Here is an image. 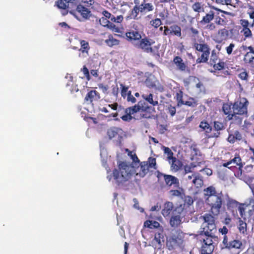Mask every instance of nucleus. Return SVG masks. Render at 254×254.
I'll return each mask as SVG.
<instances>
[{
	"mask_svg": "<svg viewBox=\"0 0 254 254\" xmlns=\"http://www.w3.org/2000/svg\"><path fill=\"white\" fill-rule=\"evenodd\" d=\"M133 0L134 3L135 4V5L130 12L129 17H130V16H131V15L133 13V12L135 13V10H137V7L141 3L140 0Z\"/></svg>",
	"mask_w": 254,
	"mask_h": 254,
	"instance_id": "obj_52",
	"label": "nucleus"
},
{
	"mask_svg": "<svg viewBox=\"0 0 254 254\" xmlns=\"http://www.w3.org/2000/svg\"><path fill=\"white\" fill-rule=\"evenodd\" d=\"M112 93L115 97H118L119 94V88L117 85L115 86H112Z\"/></svg>",
	"mask_w": 254,
	"mask_h": 254,
	"instance_id": "obj_60",
	"label": "nucleus"
},
{
	"mask_svg": "<svg viewBox=\"0 0 254 254\" xmlns=\"http://www.w3.org/2000/svg\"><path fill=\"white\" fill-rule=\"evenodd\" d=\"M64 0H58L56 1V5L59 8L63 9V11L62 12V13L63 15H65L68 13V10L67 8L68 7V3L66 2H64Z\"/></svg>",
	"mask_w": 254,
	"mask_h": 254,
	"instance_id": "obj_29",
	"label": "nucleus"
},
{
	"mask_svg": "<svg viewBox=\"0 0 254 254\" xmlns=\"http://www.w3.org/2000/svg\"><path fill=\"white\" fill-rule=\"evenodd\" d=\"M222 166L229 169L233 170L234 168H243L244 164L239 154L235 153L234 156L232 155L231 156L228 161L224 163Z\"/></svg>",
	"mask_w": 254,
	"mask_h": 254,
	"instance_id": "obj_11",
	"label": "nucleus"
},
{
	"mask_svg": "<svg viewBox=\"0 0 254 254\" xmlns=\"http://www.w3.org/2000/svg\"><path fill=\"white\" fill-rule=\"evenodd\" d=\"M215 23L218 25L223 26L226 24V20L220 16H216L215 18Z\"/></svg>",
	"mask_w": 254,
	"mask_h": 254,
	"instance_id": "obj_47",
	"label": "nucleus"
},
{
	"mask_svg": "<svg viewBox=\"0 0 254 254\" xmlns=\"http://www.w3.org/2000/svg\"><path fill=\"white\" fill-rule=\"evenodd\" d=\"M173 203L170 201H167L164 205V207L162 210V214L165 217H167L170 215L171 212L173 213Z\"/></svg>",
	"mask_w": 254,
	"mask_h": 254,
	"instance_id": "obj_26",
	"label": "nucleus"
},
{
	"mask_svg": "<svg viewBox=\"0 0 254 254\" xmlns=\"http://www.w3.org/2000/svg\"><path fill=\"white\" fill-rule=\"evenodd\" d=\"M128 155L131 157L133 162L134 163H139V160L138 159L136 154L135 153H132L131 151H129Z\"/></svg>",
	"mask_w": 254,
	"mask_h": 254,
	"instance_id": "obj_55",
	"label": "nucleus"
},
{
	"mask_svg": "<svg viewBox=\"0 0 254 254\" xmlns=\"http://www.w3.org/2000/svg\"><path fill=\"white\" fill-rule=\"evenodd\" d=\"M149 168L147 162H142L140 163V171L137 172L136 168L131 164L120 161L118 162L117 168L113 169L112 174L107 176V178L110 181L113 178L115 183L120 186L131 179L135 174L143 177L148 172Z\"/></svg>",
	"mask_w": 254,
	"mask_h": 254,
	"instance_id": "obj_2",
	"label": "nucleus"
},
{
	"mask_svg": "<svg viewBox=\"0 0 254 254\" xmlns=\"http://www.w3.org/2000/svg\"><path fill=\"white\" fill-rule=\"evenodd\" d=\"M149 24L155 29H157L162 24L161 20L159 18L152 19L149 22Z\"/></svg>",
	"mask_w": 254,
	"mask_h": 254,
	"instance_id": "obj_40",
	"label": "nucleus"
},
{
	"mask_svg": "<svg viewBox=\"0 0 254 254\" xmlns=\"http://www.w3.org/2000/svg\"><path fill=\"white\" fill-rule=\"evenodd\" d=\"M215 233H213V232H208L207 234V232H201V235H204V238L203 239V243L201 247H205L206 249H210L211 250H214V245H213V242L212 239L215 237Z\"/></svg>",
	"mask_w": 254,
	"mask_h": 254,
	"instance_id": "obj_15",
	"label": "nucleus"
},
{
	"mask_svg": "<svg viewBox=\"0 0 254 254\" xmlns=\"http://www.w3.org/2000/svg\"><path fill=\"white\" fill-rule=\"evenodd\" d=\"M120 86H121V96L123 98L125 99L128 95V93L129 91L128 90V87L124 85L122 83L120 84Z\"/></svg>",
	"mask_w": 254,
	"mask_h": 254,
	"instance_id": "obj_43",
	"label": "nucleus"
},
{
	"mask_svg": "<svg viewBox=\"0 0 254 254\" xmlns=\"http://www.w3.org/2000/svg\"><path fill=\"white\" fill-rule=\"evenodd\" d=\"M205 202L210 207L209 212L214 215H219L225 209V202L228 210L234 211L239 205V202L231 198L228 194L221 191L218 192L216 188L210 186L203 190Z\"/></svg>",
	"mask_w": 254,
	"mask_h": 254,
	"instance_id": "obj_1",
	"label": "nucleus"
},
{
	"mask_svg": "<svg viewBox=\"0 0 254 254\" xmlns=\"http://www.w3.org/2000/svg\"><path fill=\"white\" fill-rule=\"evenodd\" d=\"M99 22L100 24L104 26L107 27L109 29L114 30L115 32H118V28L112 22H110L109 19L103 17H101L99 19Z\"/></svg>",
	"mask_w": 254,
	"mask_h": 254,
	"instance_id": "obj_23",
	"label": "nucleus"
},
{
	"mask_svg": "<svg viewBox=\"0 0 254 254\" xmlns=\"http://www.w3.org/2000/svg\"><path fill=\"white\" fill-rule=\"evenodd\" d=\"M102 14L104 15V18H106L108 19H110L111 21L112 17L113 16V15H112L111 13L106 10H104L102 11Z\"/></svg>",
	"mask_w": 254,
	"mask_h": 254,
	"instance_id": "obj_59",
	"label": "nucleus"
},
{
	"mask_svg": "<svg viewBox=\"0 0 254 254\" xmlns=\"http://www.w3.org/2000/svg\"><path fill=\"white\" fill-rule=\"evenodd\" d=\"M142 97L144 100L153 106H156L158 105V101L153 100V95L152 93H150L149 95L142 94Z\"/></svg>",
	"mask_w": 254,
	"mask_h": 254,
	"instance_id": "obj_34",
	"label": "nucleus"
},
{
	"mask_svg": "<svg viewBox=\"0 0 254 254\" xmlns=\"http://www.w3.org/2000/svg\"><path fill=\"white\" fill-rule=\"evenodd\" d=\"M144 227L150 229L159 228V229L161 228H163L157 221L149 220H146L144 222Z\"/></svg>",
	"mask_w": 254,
	"mask_h": 254,
	"instance_id": "obj_31",
	"label": "nucleus"
},
{
	"mask_svg": "<svg viewBox=\"0 0 254 254\" xmlns=\"http://www.w3.org/2000/svg\"><path fill=\"white\" fill-rule=\"evenodd\" d=\"M184 237V233L181 230H176L167 239L166 247L167 249L172 251L177 247H180L183 244Z\"/></svg>",
	"mask_w": 254,
	"mask_h": 254,
	"instance_id": "obj_5",
	"label": "nucleus"
},
{
	"mask_svg": "<svg viewBox=\"0 0 254 254\" xmlns=\"http://www.w3.org/2000/svg\"><path fill=\"white\" fill-rule=\"evenodd\" d=\"M218 215H214L211 212L209 213H205L201 216L203 222L201 225L202 231L201 232H213L216 233L217 231L216 225L215 223V216Z\"/></svg>",
	"mask_w": 254,
	"mask_h": 254,
	"instance_id": "obj_6",
	"label": "nucleus"
},
{
	"mask_svg": "<svg viewBox=\"0 0 254 254\" xmlns=\"http://www.w3.org/2000/svg\"><path fill=\"white\" fill-rule=\"evenodd\" d=\"M192 183L196 188H201L203 185V180L202 176L198 173H195V177L192 180Z\"/></svg>",
	"mask_w": 254,
	"mask_h": 254,
	"instance_id": "obj_30",
	"label": "nucleus"
},
{
	"mask_svg": "<svg viewBox=\"0 0 254 254\" xmlns=\"http://www.w3.org/2000/svg\"><path fill=\"white\" fill-rule=\"evenodd\" d=\"M244 204H240L238 206V210L241 217H243L245 215V208L244 207Z\"/></svg>",
	"mask_w": 254,
	"mask_h": 254,
	"instance_id": "obj_54",
	"label": "nucleus"
},
{
	"mask_svg": "<svg viewBox=\"0 0 254 254\" xmlns=\"http://www.w3.org/2000/svg\"><path fill=\"white\" fill-rule=\"evenodd\" d=\"M181 100V105H185L189 107H195L197 106L198 103L197 101L194 98L192 97H190L188 101H184V100Z\"/></svg>",
	"mask_w": 254,
	"mask_h": 254,
	"instance_id": "obj_35",
	"label": "nucleus"
},
{
	"mask_svg": "<svg viewBox=\"0 0 254 254\" xmlns=\"http://www.w3.org/2000/svg\"><path fill=\"white\" fill-rule=\"evenodd\" d=\"M81 71L83 72L86 79L88 81H89L91 79V76L87 67L85 65H84L83 68L81 69Z\"/></svg>",
	"mask_w": 254,
	"mask_h": 254,
	"instance_id": "obj_50",
	"label": "nucleus"
},
{
	"mask_svg": "<svg viewBox=\"0 0 254 254\" xmlns=\"http://www.w3.org/2000/svg\"><path fill=\"white\" fill-rule=\"evenodd\" d=\"M75 10H71L69 13L74 15L78 20L81 21L89 19L91 16V11L83 5L76 4Z\"/></svg>",
	"mask_w": 254,
	"mask_h": 254,
	"instance_id": "obj_9",
	"label": "nucleus"
},
{
	"mask_svg": "<svg viewBox=\"0 0 254 254\" xmlns=\"http://www.w3.org/2000/svg\"><path fill=\"white\" fill-rule=\"evenodd\" d=\"M235 140H241L242 139V135L238 130L235 131L233 133Z\"/></svg>",
	"mask_w": 254,
	"mask_h": 254,
	"instance_id": "obj_58",
	"label": "nucleus"
},
{
	"mask_svg": "<svg viewBox=\"0 0 254 254\" xmlns=\"http://www.w3.org/2000/svg\"><path fill=\"white\" fill-rule=\"evenodd\" d=\"M100 99V95L96 90H91L86 94L84 101L85 102L92 104L94 101H98Z\"/></svg>",
	"mask_w": 254,
	"mask_h": 254,
	"instance_id": "obj_18",
	"label": "nucleus"
},
{
	"mask_svg": "<svg viewBox=\"0 0 254 254\" xmlns=\"http://www.w3.org/2000/svg\"><path fill=\"white\" fill-rule=\"evenodd\" d=\"M226 124L223 122L214 121L213 122V131L209 135L208 138H218L221 134V131L226 128Z\"/></svg>",
	"mask_w": 254,
	"mask_h": 254,
	"instance_id": "obj_16",
	"label": "nucleus"
},
{
	"mask_svg": "<svg viewBox=\"0 0 254 254\" xmlns=\"http://www.w3.org/2000/svg\"><path fill=\"white\" fill-rule=\"evenodd\" d=\"M245 220H242L241 218H238V222L237 224V228L239 230V232L243 235L247 233V224Z\"/></svg>",
	"mask_w": 254,
	"mask_h": 254,
	"instance_id": "obj_28",
	"label": "nucleus"
},
{
	"mask_svg": "<svg viewBox=\"0 0 254 254\" xmlns=\"http://www.w3.org/2000/svg\"><path fill=\"white\" fill-rule=\"evenodd\" d=\"M98 87L104 93H107L109 89L108 85H104L103 83H100L98 85Z\"/></svg>",
	"mask_w": 254,
	"mask_h": 254,
	"instance_id": "obj_57",
	"label": "nucleus"
},
{
	"mask_svg": "<svg viewBox=\"0 0 254 254\" xmlns=\"http://www.w3.org/2000/svg\"><path fill=\"white\" fill-rule=\"evenodd\" d=\"M105 42L107 45L110 47H112L114 46L119 45L120 41L119 40L114 38L113 35L110 34L108 36V39L105 40Z\"/></svg>",
	"mask_w": 254,
	"mask_h": 254,
	"instance_id": "obj_32",
	"label": "nucleus"
},
{
	"mask_svg": "<svg viewBox=\"0 0 254 254\" xmlns=\"http://www.w3.org/2000/svg\"><path fill=\"white\" fill-rule=\"evenodd\" d=\"M232 108L231 105L228 103H224L223 105L222 111L224 114L227 116V119L228 121L232 120L233 117L235 116V114H232Z\"/></svg>",
	"mask_w": 254,
	"mask_h": 254,
	"instance_id": "obj_25",
	"label": "nucleus"
},
{
	"mask_svg": "<svg viewBox=\"0 0 254 254\" xmlns=\"http://www.w3.org/2000/svg\"><path fill=\"white\" fill-rule=\"evenodd\" d=\"M218 56L216 54L214 50H213L211 53V55L210 57V62L212 65L216 64L217 62L219 61Z\"/></svg>",
	"mask_w": 254,
	"mask_h": 254,
	"instance_id": "obj_45",
	"label": "nucleus"
},
{
	"mask_svg": "<svg viewBox=\"0 0 254 254\" xmlns=\"http://www.w3.org/2000/svg\"><path fill=\"white\" fill-rule=\"evenodd\" d=\"M170 161L168 162L170 164L171 170L173 172H177L182 168L183 163L176 157H174V158Z\"/></svg>",
	"mask_w": 254,
	"mask_h": 254,
	"instance_id": "obj_22",
	"label": "nucleus"
},
{
	"mask_svg": "<svg viewBox=\"0 0 254 254\" xmlns=\"http://www.w3.org/2000/svg\"><path fill=\"white\" fill-rule=\"evenodd\" d=\"M213 250L206 249L205 247H201L200 254H212Z\"/></svg>",
	"mask_w": 254,
	"mask_h": 254,
	"instance_id": "obj_61",
	"label": "nucleus"
},
{
	"mask_svg": "<svg viewBox=\"0 0 254 254\" xmlns=\"http://www.w3.org/2000/svg\"><path fill=\"white\" fill-rule=\"evenodd\" d=\"M170 193L173 196H180L181 195V191L177 190H171Z\"/></svg>",
	"mask_w": 254,
	"mask_h": 254,
	"instance_id": "obj_62",
	"label": "nucleus"
},
{
	"mask_svg": "<svg viewBox=\"0 0 254 254\" xmlns=\"http://www.w3.org/2000/svg\"><path fill=\"white\" fill-rule=\"evenodd\" d=\"M226 64L222 60H219V61L213 65V67L215 70H221L225 69Z\"/></svg>",
	"mask_w": 254,
	"mask_h": 254,
	"instance_id": "obj_39",
	"label": "nucleus"
},
{
	"mask_svg": "<svg viewBox=\"0 0 254 254\" xmlns=\"http://www.w3.org/2000/svg\"><path fill=\"white\" fill-rule=\"evenodd\" d=\"M190 37L192 42V43H194L195 42H197L198 40H197V38L199 36L198 30L195 28H194L192 27L190 28Z\"/></svg>",
	"mask_w": 254,
	"mask_h": 254,
	"instance_id": "obj_33",
	"label": "nucleus"
},
{
	"mask_svg": "<svg viewBox=\"0 0 254 254\" xmlns=\"http://www.w3.org/2000/svg\"><path fill=\"white\" fill-rule=\"evenodd\" d=\"M163 232V228H161L154 234V238L151 242V246L155 249L161 250L162 248L165 241Z\"/></svg>",
	"mask_w": 254,
	"mask_h": 254,
	"instance_id": "obj_13",
	"label": "nucleus"
},
{
	"mask_svg": "<svg viewBox=\"0 0 254 254\" xmlns=\"http://www.w3.org/2000/svg\"><path fill=\"white\" fill-rule=\"evenodd\" d=\"M249 102L246 98H240L232 104L233 111L239 115L248 116V106Z\"/></svg>",
	"mask_w": 254,
	"mask_h": 254,
	"instance_id": "obj_10",
	"label": "nucleus"
},
{
	"mask_svg": "<svg viewBox=\"0 0 254 254\" xmlns=\"http://www.w3.org/2000/svg\"><path fill=\"white\" fill-rule=\"evenodd\" d=\"M192 9L198 13H199L203 10V7L201 2H196L192 5Z\"/></svg>",
	"mask_w": 254,
	"mask_h": 254,
	"instance_id": "obj_42",
	"label": "nucleus"
},
{
	"mask_svg": "<svg viewBox=\"0 0 254 254\" xmlns=\"http://www.w3.org/2000/svg\"><path fill=\"white\" fill-rule=\"evenodd\" d=\"M195 165L193 163H190V165H186L184 166V173L186 175L189 173H191L195 167Z\"/></svg>",
	"mask_w": 254,
	"mask_h": 254,
	"instance_id": "obj_44",
	"label": "nucleus"
},
{
	"mask_svg": "<svg viewBox=\"0 0 254 254\" xmlns=\"http://www.w3.org/2000/svg\"><path fill=\"white\" fill-rule=\"evenodd\" d=\"M192 48L196 50L197 55L201 53V54L196 60L197 64L206 63L209 58L210 53V49L207 44L200 38L197 42L192 43Z\"/></svg>",
	"mask_w": 254,
	"mask_h": 254,
	"instance_id": "obj_3",
	"label": "nucleus"
},
{
	"mask_svg": "<svg viewBox=\"0 0 254 254\" xmlns=\"http://www.w3.org/2000/svg\"><path fill=\"white\" fill-rule=\"evenodd\" d=\"M154 9V6L152 3L148 2L147 1H142L137 7V10H135V13L133 12L130 17L131 19L138 20L140 18V16H139V13L142 15H145L153 11Z\"/></svg>",
	"mask_w": 254,
	"mask_h": 254,
	"instance_id": "obj_8",
	"label": "nucleus"
},
{
	"mask_svg": "<svg viewBox=\"0 0 254 254\" xmlns=\"http://www.w3.org/2000/svg\"><path fill=\"white\" fill-rule=\"evenodd\" d=\"M185 216L184 209L181 206L176 207L174 209L169 221L170 226L174 228L178 227L183 223L182 219Z\"/></svg>",
	"mask_w": 254,
	"mask_h": 254,
	"instance_id": "obj_7",
	"label": "nucleus"
},
{
	"mask_svg": "<svg viewBox=\"0 0 254 254\" xmlns=\"http://www.w3.org/2000/svg\"><path fill=\"white\" fill-rule=\"evenodd\" d=\"M80 44L81 48L79 49V51L82 53H88V51L90 49L89 43L85 40H80Z\"/></svg>",
	"mask_w": 254,
	"mask_h": 254,
	"instance_id": "obj_38",
	"label": "nucleus"
},
{
	"mask_svg": "<svg viewBox=\"0 0 254 254\" xmlns=\"http://www.w3.org/2000/svg\"><path fill=\"white\" fill-rule=\"evenodd\" d=\"M199 127L200 128L202 131L205 132V135L208 138L209 135L212 134V131L213 130L212 127L208 122L205 120L202 121L199 124Z\"/></svg>",
	"mask_w": 254,
	"mask_h": 254,
	"instance_id": "obj_21",
	"label": "nucleus"
},
{
	"mask_svg": "<svg viewBox=\"0 0 254 254\" xmlns=\"http://www.w3.org/2000/svg\"><path fill=\"white\" fill-rule=\"evenodd\" d=\"M229 35V31L223 28L218 31V35L216 36L215 41L217 43H221L222 41L227 40Z\"/></svg>",
	"mask_w": 254,
	"mask_h": 254,
	"instance_id": "obj_20",
	"label": "nucleus"
},
{
	"mask_svg": "<svg viewBox=\"0 0 254 254\" xmlns=\"http://www.w3.org/2000/svg\"><path fill=\"white\" fill-rule=\"evenodd\" d=\"M238 76L241 80L247 81L249 79V75L246 69L243 68Z\"/></svg>",
	"mask_w": 254,
	"mask_h": 254,
	"instance_id": "obj_41",
	"label": "nucleus"
},
{
	"mask_svg": "<svg viewBox=\"0 0 254 254\" xmlns=\"http://www.w3.org/2000/svg\"><path fill=\"white\" fill-rule=\"evenodd\" d=\"M107 134L110 139H112L118 135V132L115 128H111L108 130Z\"/></svg>",
	"mask_w": 254,
	"mask_h": 254,
	"instance_id": "obj_48",
	"label": "nucleus"
},
{
	"mask_svg": "<svg viewBox=\"0 0 254 254\" xmlns=\"http://www.w3.org/2000/svg\"><path fill=\"white\" fill-rule=\"evenodd\" d=\"M123 16L122 15H118L116 17L114 15H113V16L111 18V22L120 23L123 21Z\"/></svg>",
	"mask_w": 254,
	"mask_h": 254,
	"instance_id": "obj_51",
	"label": "nucleus"
},
{
	"mask_svg": "<svg viewBox=\"0 0 254 254\" xmlns=\"http://www.w3.org/2000/svg\"><path fill=\"white\" fill-rule=\"evenodd\" d=\"M195 173H194L191 175H186V180L188 183H192V180H193L194 177H195Z\"/></svg>",
	"mask_w": 254,
	"mask_h": 254,
	"instance_id": "obj_63",
	"label": "nucleus"
},
{
	"mask_svg": "<svg viewBox=\"0 0 254 254\" xmlns=\"http://www.w3.org/2000/svg\"><path fill=\"white\" fill-rule=\"evenodd\" d=\"M149 109V107L146 104L145 101L141 100L138 101L137 104L127 108L125 110V113L126 114L122 116L121 118L124 121L129 122L132 119V115L138 112H141L142 113L145 112Z\"/></svg>",
	"mask_w": 254,
	"mask_h": 254,
	"instance_id": "obj_4",
	"label": "nucleus"
},
{
	"mask_svg": "<svg viewBox=\"0 0 254 254\" xmlns=\"http://www.w3.org/2000/svg\"><path fill=\"white\" fill-rule=\"evenodd\" d=\"M162 149L164 151V154L167 155L166 160L168 162H170V160H172L173 158H174L175 157L174 156V153L170 148L163 146Z\"/></svg>",
	"mask_w": 254,
	"mask_h": 254,
	"instance_id": "obj_37",
	"label": "nucleus"
},
{
	"mask_svg": "<svg viewBox=\"0 0 254 254\" xmlns=\"http://www.w3.org/2000/svg\"><path fill=\"white\" fill-rule=\"evenodd\" d=\"M240 24L243 27L241 31L243 33V35L245 38H251L252 37V33L249 27L250 26L249 21L247 19H241L240 20Z\"/></svg>",
	"mask_w": 254,
	"mask_h": 254,
	"instance_id": "obj_19",
	"label": "nucleus"
},
{
	"mask_svg": "<svg viewBox=\"0 0 254 254\" xmlns=\"http://www.w3.org/2000/svg\"><path fill=\"white\" fill-rule=\"evenodd\" d=\"M173 63L176 65L177 69L180 71H185L187 66L183 62V59L179 56H176L173 59Z\"/></svg>",
	"mask_w": 254,
	"mask_h": 254,
	"instance_id": "obj_24",
	"label": "nucleus"
},
{
	"mask_svg": "<svg viewBox=\"0 0 254 254\" xmlns=\"http://www.w3.org/2000/svg\"><path fill=\"white\" fill-rule=\"evenodd\" d=\"M169 113L170 114L171 116H174L176 112V109L175 107H173L172 106H170L168 107Z\"/></svg>",
	"mask_w": 254,
	"mask_h": 254,
	"instance_id": "obj_64",
	"label": "nucleus"
},
{
	"mask_svg": "<svg viewBox=\"0 0 254 254\" xmlns=\"http://www.w3.org/2000/svg\"><path fill=\"white\" fill-rule=\"evenodd\" d=\"M155 43V41L147 37L141 38L138 44V47L143 52L146 53L155 54L154 50L152 47V45Z\"/></svg>",
	"mask_w": 254,
	"mask_h": 254,
	"instance_id": "obj_12",
	"label": "nucleus"
},
{
	"mask_svg": "<svg viewBox=\"0 0 254 254\" xmlns=\"http://www.w3.org/2000/svg\"><path fill=\"white\" fill-rule=\"evenodd\" d=\"M171 36H175L179 38H182L181 27L177 24H173L170 26Z\"/></svg>",
	"mask_w": 254,
	"mask_h": 254,
	"instance_id": "obj_27",
	"label": "nucleus"
},
{
	"mask_svg": "<svg viewBox=\"0 0 254 254\" xmlns=\"http://www.w3.org/2000/svg\"><path fill=\"white\" fill-rule=\"evenodd\" d=\"M157 177L159 180H161V179L163 178V180L165 183V185L168 187L174 186V187L178 188L180 186L179 180L175 176L159 172L158 174Z\"/></svg>",
	"mask_w": 254,
	"mask_h": 254,
	"instance_id": "obj_14",
	"label": "nucleus"
},
{
	"mask_svg": "<svg viewBox=\"0 0 254 254\" xmlns=\"http://www.w3.org/2000/svg\"><path fill=\"white\" fill-rule=\"evenodd\" d=\"M127 97V101L128 102H130L131 104H134L136 102L135 98L131 94V91H129Z\"/></svg>",
	"mask_w": 254,
	"mask_h": 254,
	"instance_id": "obj_49",
	"label": "nucleus"
},
{
	"mask_svg": "<svg viewBox=\"0 0 254 254\" xmlns=\"http://www.w3.org/2000/svg\"><path fill=\"white\" fill-rule=\"evenodd\" d=\"M146 162H147V165L150 168L156 169V161L155 158L149 157Z\"/></svg>",
	"mask_w": 254,
	"mask_h": 254,
	"instance_id": "obj_46",
	"label": "nucleus"
},
{
	"mask_svg": "<svg viewBox=\"0 0 254 254\" xmlns=\"http://www.w3.org/2000/svg\"><path fill=\"white\" fill-rule=\"evenodd\" d=\"M214 12L210 10L208 13L203 17L200 22L202 24H207L209 23L214 18Z\"/></svg>",
	"mask_w": 254,
	"mask_h": 254,
	"instance_id": "obj_36",
	"label": "nucleus"
},
{
	"mask_svg": "<svg viewBox=\"0 0 254 254\" xmlns=\"http://www.w3.org/2000/svg\"><path fill=\"white\" fill-rule=\"evenodd\" d=\"M126 39L127 41L133 43L139 41L142 38L140 32L138 29H130L126 33Z\"/></svg>",
	"mask_w": 254,
	"mask_h": 254,
	"instance_id": "obj_17",
	"label": "nucleus"
},
{
	"mask_svg": "<svg viewBox=\"0 0 254 254\" xmlns=\"http://www.w3.org/2000/svg\"><path fill=\"white\" fill-rule=\"evenodd\" d=\"M235 47V44L234 43H230L229 46L226 48L227 54L229 55H231L232 53V51Z\"/></svg>",
	"mask_w": 254,
	"mask_h": 254,
	"instance_id": "obj_56",
	"label": "nucleus"
},
{
	"mask_svg": "<svg viewBox=\"0 0 254 254\" xmlns=\"http://www.w3.org/2000/svg\"><path fill=\"white\" fill-rule=\"evenodd\" d=\"M253 55L247 52L244 57L243 61L245 64H251V58Z\"/></svg>",
	"mask_w": 254,
	"mask_h": 254,
	"instance_id": "obj_53",
	"label": "nucleus"
}]
</instances>
